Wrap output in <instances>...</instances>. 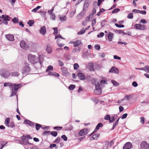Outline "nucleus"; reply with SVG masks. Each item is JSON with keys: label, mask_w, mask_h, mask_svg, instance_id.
I'll list each match as a JSON object with an SVG mask.
<instances>
[{"label": "nucleus", "mask_w": 149, "mask_h": 149, "mask_svg": "<svg viewBox=\"0 0 149 149\" xmlns=\"http://www.w3.org/2000/svg\"><path fill=\"white\" fill-rule=\"evenodd\" d=\"M53 128L55 130L57 129L58 130H61L62 129V127L56 126L54 127Z\"/></svg>", "instance_id": "nucleus-62"}, {"label": "nucleus", "mask_w": 149, "mask_h": 149, "mask_svg": "<svg viewBox=\"0 0 149 149\" xmlns=\"http://www.w3.org/2000/svg\"><path fill=\"white\" fill-rule=\"evenodd\" d=\"M133 147L132 143L130 142L126 143L123 147V149H130Z\"/></svg>", "instance_id": "nucleus-9"}, {"label": "nucleus", "mask_w": 149, "mask_h": 149, "mask_svg": "<svg viewBox=\"0 0 149 149\" xmlns=\"http://www.w3.org/2000/svg\"><path fill=\"white\" fill-rule=\"evenodd\" d=\"M127 17L129 19H132L133 18V13H131L128 14Z\"/></svg>", "instance_id": "nucleus-51"}, {"label": "nucleus", "mask_w": 149, "mask_h": 149, "mask_svg": "<svg viewBox=\"0 0 149 149\" xmlns=\"http://www.w3.org/2000/svg\"><path fill=\"white\" fill-rule=\"evenodd\" d=\"M120 118H119L113 124V127L112 130H113L115 127L118 125V123L119 120Z\"/></svg>", "instance_id": "nucleus-26"}, {"label": "nucleus", "mask_w": 149, "mask_h": 149, "mask_svg": "<svg viewBox=\"0 0 149 149\" xmlns=\"http://www.w3.org/2000/svg\"><path fill=\"white\" fill-rule=\"evenodd\" d=\"M75 87V86L74 85L71 84L70 86H69V88L71 90H73Z\"/></svg>", "instance_id": "nucleus-41"}, {"label": "nucleus", "mask_w": 149, "mask_h": 149, "mask_svg": "<svg viewBox=\"0 0 149 149\" xmlns=\"http://www.w3.org/2000/svg\"><path fill=\"white\" fill-rule=\"evenodd\" d=\"M60 20L61 21H65L67 19V17L66 16L61 17H60Z\"/></svg>", "instance_id": "nucleus-39"}, {"label": "nucleus", "mask_w": 149, "mask_h": 149, "mask_svg": "<svg viewBox=\"0 0 149 149\" xmlns=\"http://www.w3.org/2000/svg\"><path fill=\"white\" fill-rule=\"evenodd\" d=\"M100 134H97L93 135L90 138V140H96L100 135Z\"/></svg>", "instance_id": "nucleus-17"}, {"label": "nucleus", "mask_w": 149, "mask_h": 149, "mask_svg": "<svg viewBox=\"0 0 149 149\" xmlns=\"http://www.w3.org/2000/svg\"><path fill=\"white\" fill-rule=\"evenodd\" d=\"M113 37V34L112 33H109L108 34V38L109 40V41H111L112 40V38Z\"/></svg>", "instance_id": "nucleus-23"}, {"label": "nucleus", "mask_w": 149, "mask_h": 149, "mask_svg": "<svg viewBox=\"0 0 149 149\" xmlns=\"http://www.w3.org/2000/svg\"><path fill=\"white\" fill-rule=\"evenodd\" d=\"M104 33L103 32L100 33L99 34L97 35V36L98 38H101L104 36Z\"/></svg>", "instance_id": "nucleus-46"}, {"label": "nucleus", "mask_w": 149, "mask_h": 149, "mask_svg": "<svg viewBox=\"0 0 149 149\" xmlns=\"http://www.w3.org/2000/svg\"><path fill=\"white\" fill-rule=\"evenodd\" d=\"M139 13L142 15H145L146 14V12L145 10H139Z\"/></svg>", "instance_id": "nucleus-57"}, {"label": "nucleus", "mask_w": 149, "mask_h": 149, "mask_svg": "<svg viewBox=\"0 0 149 149\" xmlns=\"http://www.w3.org/2000/svg\"><path fill=\"white\" fill-rule=\"evenodd\" d=\"M0 18H1L3 19L2 22L6 25L8 24L7 21H9L11 19V18L9 16L5 15H2Z\"/></svg>", "instance_id": "nucleus-5"}, {"label": "nucleus", "mask_w": 149, "mask_h": 149, "mask_svg": "<svg viewBox=\"0 0 149 149\" xmlns=\"http://www.w3.org/2000/svg\"><path fill=\"white\" fill-rule=\"evenodd\" d=\"M109 73L112 72L118 74L119 73V71L116 68L113 67L109 70Z\"/></svg>", "instance_id": "nucleus-15"}, {"label": "nucleus", "mask_w": 149, "mask_h": 149, "mask_svg": "<svg viewBox=\"0 0 149 149\" xmlns=\"http://www.w3.org/2000/svg\"><path fill=\"white\" fill-rule=\"evenodd\" d=\"M25 65L23 67L22 70V73L23 75L25 76L28 74L30 71V68L29 64L26 62H25Z\"/></svg>", "instance_id": "nucleus-3"}, {"label": "nucleus", "mask_w": 149, "mask_h": 149, "mask_svg": "<svg viewBox=\"0 0 149 149\" xmlns=\"http://www.w3.org/2000/svg\"><path fill=\"white\" fill-rule=\"evenodd\" d=\"M127 113H125L122 116L121 118L122 119H125L127 117Z\"/></svg>", "instance_id": "nucleus-64"}, {"label": "nucleus", "mask_w": 149, "mask_h": 149, "mask_svg": "<svg viewBox=\"0 0 149 149\" xmlns=\"http://www.w3.org/2000/svg\"><path fill=\"white\" fill-rule=\"evenodd\" d=\"M41 127V125L37 123L36 124V128L37 130H39L40 128Z\"/></svg>", "instance_id": "nucleus-32"}, {"label": "nucleus", "mask_w": 149, "mask_h": 149, "mask_svg": "<svg viewBox=\"0 0 149 149\" xmlns=\"http://www.w3.org/2000/svg\"><path fill=\"white\" fill-rule=\"evenodd\" d=\"M86 11L84 9H83L82 11L78 15V16H81V18L83 17L86 13Z\"/></svg>", "instance_id": "nucleus-22"}, {"label": "nucleus", "mask_w": 149, "mask_h": 149, "mask_svg": "<svg viewBox=\"0 0 149 149\" xmlns=\"http://www.w3.org/2000/svg\"><path fill=\"white\" fill-rule=\"evenodd\" d=\"M12 21L15 24L17 23H19V19L17 17H14L13 19H12Z\"/></svg>", "instance_id": "nucleus-30"}, {"label": "nucleus", "mask_w": 149, "mask_h": 149, "mask_svg": "<svg viewBox=\"0 0 149 149\" xmlns=\"http://www.w3.org/2000/svg\"><path fill=\"white\" fill-rule=\"evenodd\" d=\"M20 47L23 49H26L29 48V46L24 40L22 41L20 44Z\"/></svg>", "instance_id": "nucleus-8"}, {"label": "nucleus", "mask_w": 149, "mask_h": 149, "mask_svg": "<svg viewBox=\"0 0 149 149\" xmlns=\"http://www.w3.org/2000/svg\"><path fill=\"white\" fill-rule=\"evenodd\" d=\"M40 33L42 35H45L47 33L46 27L45 26L41 27L39 30Z\"/></svg>", "instance_id": "nucleus-13"}, {"label": "nucleus", "mask_w": 149, "mask_h": 149, "mask_svg": "<svg viewBox=\"0 0 149 149\" xmlns=\"http://www.w3.org/2000/svg\"><path fill=\"white\" fill-rule=\"evenodd\" d=\"M81 41L80 40H77L74 42V46L77 47L79 46L81 43Z\"/></svg>", "instance_id": "nucleus-19"}, {"label": "nucleus", "mask_w": 149, "mask_h": 149, "mask_svg": "<svg viewBox=\"0 0 149 149\" xmlns=\"http://www.w3.org/2000/svg\"><path fill=\"white\" fill-rule=\"evenodd\" d=\"M77 75L79 79L81 80H84L86 79V76L82 73H78L77 74Z\"/></svg>", "instance_id": "nucleus-14"}, {"label": "nucleus", "mask_w": 149, "mask_h": 149, "mask_svg": "<svg viewBox=\"0 0 149 149\" xmlns=\"http://www.w3.org/2000/svg\"><path fill=\"white\" fill-rule=\"evenodd\" d=\"M10 121V118H7L5 121V124L6 126H7L10 123L9 121Z\"/></svg>", "instance_id": "nucleus-35"}, {"label": "nucleus", "mask_w": 149, "mask_h": 149, "mask_svg": "<svg viewBox=\"0 0 149 149\" xmlns=\"http://www.w3.org/2000/svg\"><path fill=\"white\" fill-rule=\"evenodd\" d=\"M75 12H76V10H73L72 11L70 14V17H72L74 16V15L75 13Z\"/></svg>", "instance_id": "nucleus-52"}, {"label": "nucleus", "mask_w": 149, "mask_h": 149, "mask_svg": "<svg viewBox=\"0 0 149 149\" xmlns=\"http://www.w3.org/2000/svg\"><path fill=\"white\" fill-rule=\"evenodd\" d=\"M107 22V21H106L104 19L102 21L101 24H100L101 26L102 27H104V26H105V25L106 24V23Z\"/></svg>", "instance_id": "nucleus-29"}, {"label": "nucleus", "mask_w": 149, "mask_h": 149, "mask_svg": "<svg viewBox=\"0 0 149 149\" xmlns=\"http://www.w3.org/2000/svg\"><path fill=\"white\" fill-rule=\"evenodd\" d=\"M50 134L53 136L56 137L57 135V133L56 131H52L51 132Z\"/></svg>", "instance_id": "nucleus-36"}, {"label": "nucleus", "mask_w": 149, "mask_h": 149, "mask_svg": "<svg viewBox=\"0 0 149 149\" xmlns=\"http://www.w3.org/2000/svg\"><path fill=\"white\" fill-rule=\"evenodd\" d=\"M10 75L12 76L18 77L19 75V74L17 72H13L10 73Z\"/></svg>", "instance_id": "nucleus-25"}, {"label": "nucleus", "mask_w": 149, "mask_h": 149, "mask_svg": "<svg viewBox=\"0 0 149 149\" xmlns=\"http://www.w3.org/2000/svg\"><path fill=\"white\" fill-rule=\"evenodd\" d=\"M115 120V117L113 116L110 117V118L109 120V122L110 123H113Z\"/></svg>", "instance_id": "nucleus-45"}, {"label": "nucleus", "mask_w": 149, "mask_h": 149, "mask_svg": "<svg viewBox=\"0 0 149 149\" xmlns=\"http://www.w3.org/2000/svg\"><path fill=\"white\" fill-rule=\"evenodd\" d=\"M34 23V22L33 20H30L27 22V24H29L30 26H32V25Z\"/></svg>", "instance_id": "nucleus-27"}, {"label": "nucleus", "mask_w": 149, "mask_h": 149, "mask_svg": "<svg viewBox=\"0 0 149 149\" xmlns=\"http://www.w3.org/2000/svg\"><path fill=\"white\" fill-rule=\"evenodd\" d=\"M41 6H38L36 8H34L31 10V12H36L38 10L41 8Z\"/></svg>", "instance_id": "nucleus-31"}, {"label": "nucleus", "mask_w": 149, "mask_h": 149, "mask_svg": "<svg viewBox=\"0 0 149 149\" xmlns=\"http://www.w3.org/2000/svg\"><path fill=\"white\" fill-rule=\"evenodd\" d=\"M28 58L30 62L32 64H34L37 63L38 62H39L40 64H41V63L39 58H38L35 55L29 54L28 55Z\"/></svg>", "instance_id": "nucleus-2"}, {"label": "nucleus", "mask_w": 149, "mask_h": 149, "mask_svg": "<svg viewBox=\"0 0 149 149\" xmlns=\"http://www.w3.org/2000/svg\"><path fill=\"white\" fill-rule=\"evenodd\" d=\"M61 138L65 141H66L67 140V138L65 135H62L61 136Z\"/></svg>", "instance_id": "nucleus-54"}, {"label": "nucleus", "mask_w": 149, "mask_h": 149, "mask_svg": "<svg viewBox=\"0 0 149 149\" xmlns=\"http://www.w3.org/2000/svg\"><path fill=\"white\" fill-rule=\"evenodd\" d=\"M134 27L137 29L141 30V24H136L134 26Z\"/></svg>", "instance_id": "nucleus-28"}, {"label": "nucleus", "mask_w": 149, "mask_h": 149, "mask_svg": "<svg viewBox=\"0 0 149 149\" xmlns=\"http://www.w3.org/2000/svg\"><path fill=\"white\" fill-rule=\"evenodd\" d=\"M131 98V95H126L125 96L124 98L126 100H129Z\"/></svg>", "instance_id": "nucleus-58"}, {"label": "nucleus", "mask_w": 149, "mask_h": 149, "mask_svg": "<svg viewBox=\"0 0 149 149\" xmlns=\"http://www.w3.org/2000/svg\"><path fill=\"white\" fill-rule=\"evenodd\" d=\"M61 70L62 72L63 75L65 76H67L68 74L67 68L64 67H63L61 68Z\"/></svg>", "instance_id": "nucleus-10"}, {"label": "nucleus", "mask_w": 149, "mask_h": 149, "mask_svg": "<svg viewBox=\"0 0 149 149\" xmlns=\"http://www.w3.org/2000/svg\"><path fill=\"white\" fill-rule=\"evenodd\" d=\"M111 81L114 86H116L118 85V83L114 80H111Z\"/></svg>", "instance_id": "nucleus-43"}, {"label": "nucleus", "mask_w": 149, "mask_h": 149, "mask_svg": "<svg viewBox=\"0 0 149 149\" xmlns=\"http://www.w3.org/2000/svg\"><path fill=\"white\" fill-rule=\"evenodd\" d=\"M79 67V65L77 63H75L74 66V68L75 70H77Z\"/></svg>", "instance_id": "nucleus-48"}, {"label": "nucleus", "mask_w": 149, "mask_h": 149, "mask_svg": "<svg viewBox=\"0 0 149 149\" xmlns=\"http://www.w3.org/2000/svg\"><path fill=\"white\" fill-rule=\"evenodd\" d=\"M53 29L54 31V35L57 34L58 33V29L57 28L54 27L53 28Z\"/></svg>", "instance_id": "nucleus-44"}, {"label": "nucleus", "mask_w": 149, "mask_h": 149, "mask_svg": "<svg viewBox=\"0 0 149 149\" xmlns=\"http://www.w3.org/2000/svg\"><path fill=\"white\" fill-rule=\"evenodd\" d=\"M10 75V73L8 71H5V72H4L3 75V77L7 78L9 77Z\"/></svg>", "instance_id": "nucleus-24"}, {"label": "nucleus", "mask_w": 149, "mask_h": 149, "mask_svg": "<svg viewBox=\"0 0 149 149\" xmlns=\"http://www.w3.org/2000/svg\"><path fill=\"white\" fill-rule=\"evenodd\" d=\"M7 86L10 87L11 93L10 97H11L16 95L17 97V91L21 87V84H13L10 82H6L4 84V86L6 87Z\"/></svg>", "instance_id": "nucleus-1"}, {"label": "nucleus", "mask_w": 149, "mask_h": 149, "mask_svg": "<svg viewBox=\"0 0 149 149\" xmlns=\"http://www.w3.org/2000/svg\"><path fill=\"white\" fill-rule=\"evenodd\" d=\"M123 31V30H116L115 31V32L116 33H117L118 34H121L122 33Z\"/></svg>", "instance_id": "nucleus-61"}, {"label": "nucleus", "mask_w": 149, "mask_h": 149, "mask_svg": "<svg viewBox=\"0 0 149 149\" xmlns=\"http://www.w3.org/2000/svg\"><path fill=\"white\" fill-rule=\"evenodd\" d=\"M46 52L48 53H51L52 52V48L49 44L47 45V48L46 50Z\"/></svg>", "instance_id": "nucleus-18"}, {"label": "nucleus", "mask_w": 149, "mask_h": 149, "mask_svg": "<svg viewBox=\"0 0 149 149\" xmlns=\"http://www.w3.org/2000/svg\"><path fill=\"white\" fill-rule=\"evenodd\" d=\"M5 71H6L3 69L1 70H0V75L1 77H3V75L4 72H5Z\"/></svg>", "instance_id": "nucleus-50"}, {"label": "nucleus", "mask_w": 149, "mask_h": 149, "mask_svg": "<svg viewBox=\"0 0 149 149\" xmlns=\"http://www.w3.org/2000/svg\"><path fill=\"white\" fill-rule=\"evenodd\" d=\"M89 6V4L88 3H85L84 5L83 9L85 10Z\"/></svg>", "instance_id": "nucleus-38"}, {"label": "nucleus", "mask_w": 149, "mask_h": 149, "mask_svg": "<svg viewBox=\"0 0 149 149\" xmlns=\"http://www.w3.org/2000/svg\"><path fill=\"white\" fill-rule=\"evenodd\" d=\"M53 70V67L51 65L48 66L46 70V72H47L49 70Z\"/></svg>", "instance_id": "nucleus-33"}, {"label": "nucleus", "mask_w": 149, "mask_h": 149, "mask_svg": "<svg viewBox=\"0 0 149 149\" xmlns=\"http://www.w3.org/2000/svg\"><path fill=\"white\" fill-rule=\"evenodd\" d=\"M5 37L9 41H13L14 40V36L13 35L10 34L6 35Z\"/></svg>", "instance_id": "nucleus-12"}, {"label": "nucleus", "mask_w": 149, "mask_h": 149, "mask_svg": "<svg viewBox=\"0 0 149 149\" xmlns=\"http://www.w3.org/2000/svg\"><path fill=\"white\" fill-rule=\"evenodd\" d=\"M132 85L134 87H136L137 86L138 84L136 81H134L132 83Z\"/></svg>", "instance_id": "nucleus-63"}, {"label": "nucleus", "mask_w": 149, "mask_h": 149, "mask_svg": "<svg viewBox=\"0 0 149 149\" xmlns=\"http://www.w3.org/2000/svg\"><path fill=\"white\" fill-rule=\"evenodd\" d=\"M7 126L9 127L13 128L14 127L15 125L13 122H11L9 123V124H8V125Z\"/></svg>", "instance_id": "nucleus-34"}, {"label": "nucleus", "mask_w": 149, "mask_h": 149, "mask_svg": "<svg viewBox=\"0 0 149 149\" xmlns=\"http://www.w3.org/2000/svg\"><path fill=\"white\" fill-rule=\"evenodd\" d=\"M146 71H145L147 72H149V66L146 65L145 66V68H144Z\"/></svg>", "instance_id": "nucleus-59"}, {"label": "nucleus", "mask_w": 149, "mask_h": 149, "mask_svg": "<svg viewBox=\"0 0 149 149\" xmlns=\"http://www.w3.org/2000/svg\"><path fill=\"white\" fill-rule=\"evenodd\" d=\"M95 88L94 92L95 94L97 95H100L102 93V91L100 88V84L98 82L95 85Z\"/></svg>", "instance_id": "nucleus-4"}, {"label": "nucleus", "mask_w": 149, "mask_h": 149, "mask_svg": "<svg viewBox=\"0 0 149 149\" xmlns=\"http://www.w3.org/2000/svg\"><path fill=\"white\" fill-rule=\"evenodd\" d=\"M6 141H0V148L2 149L5 145L7 143Z\"/></svg>", "instance_id": "nucleus-21"}, {"label": "nucleus", "mask_w": 149, "mask_h": 149, "mask_svg": "<svg viewBox=\"0 0 149 149\" xmlns=\"http://www.w3.org/2000/svg\"><path fill=\"white\" fill-rule=\"evenodd\" d=\"M58 65L61 66H62L64 65L63 63L61 60H58Z\"/></svg>", "instance_id": "nucleus-56"}, {"label": "nucleus", "mask_w": 149, "mask_h": 149, "mask_svg": "<svg viewBox=\"0 0 149 149\" xmlns=\"http://www.w3.org/2000/svg\"><path fill=\"white\" fill-rule=\"evenodd\" d=\"M39 13H40V14L41 16L44 17L45 16L46 13V12L45 11H40Z\"/></svg>", "instance_id": "nucleus-47"}, {"label": "nucleus", "mask_w": 149, "mask_h": 149, "mask_svg": "<svg viewBox=\"0 0 149 149\" xmlns=\"http://www.w3.org/2000/svg\"><path fill=\"white\" fill-rule=\"evenodd\" d=\"M102 126L103 125L102 123H98L97 125L96 126L94 131L89 135V136H91L93 134H94L96 132V130H99L100 127H102Z\"/></svg>", "instance_id": "nucleus-11"}, {"label": "nucleus", "mask_w": 149, "mask_h": 149, "mask_svg": "<svg viewBox=\"0 0 149 149\" xmlns=\"http://www.w3.org/2000/svg\"><path fill=\"white\" fill-rule=\"evenodd\" d=\"M61 138L59 137L57 138L54 141V143H58L60 141Z\"/></svg>", "instance_id": "nucleus-55"}, {"label": "nucleus", "mask_w": 149, "mask_h": 149, "mask_svg": "<svg viewBox=\"0 0 149 149\" xmlns=\"http://www.w3.org/2000/svg\"><path fill=\"white\" fill-rule=\"evenodd\" d=\"M96 19L94 18L92 21V26L93 27L96 23Z\"/></svg>", "instance_id": "nucleus-42"}, {"label": "nucleus", "mask_w": 149, "mask_h": 149, "mask_svg": "<svg viewBox=\"0 0 149 149\" xmlns=\"http://www.w3.org/2000/svg\"><path fill=\"white\" fill-rule=\"evenodd\" d=\"M120 10V9L118 8H115L112 11V13H115L119 11Z\"/></svg>", "instance_id": "nucleus-40"}, {"label": "nucleus", "mask_w": 149, "mask_h": 149, "mask_svg": "<svg viewBox=\"0 0 149 149\" xmlns=\"http://www.w3.org/2000/svg\"><path fill=\"white\" fill-rule=\"evenodd\" d=\"M20 142L21 144L25 145H27L28 144H31V143L29 142L28 139H26V140H21L20 141Z\"/></svg>", "instance_id": "nucleus-20"}, {"label": "nucleus", "mask_w": 149, "mask_h": 149, "mask_svg": "<svg viewBox=\"0 0 149 149\" xmlns=\"http://www.w3.org/2000/svg\"><path fill=\"white\" fill-rule=\"evenodd\" d=\"M24 123L26 124H28L31 127H34V123H33L32 122L28 120H25Z\"/></svg>", "instance_id": "nucleus-16"}, {"label": "nucleus", "mask_w": 149, "mask_h": 149, "mask_svg": "<svg viewBox=\"0 0 149 149\" xmlns=\"http://www.w3.org/2000/svg\"><path fill=\"white\" fill-rule=\"evenodd\" d=\"M88 132V130L87 129L85 128L80 131L78 133V134L79 136H83L87 134Z\"/></svg>", "instance_id": "nucleus-7"}, {"label": "nucleus", "mask_w": 149, "mask_h": 149, "mask_svg": "<svg viewBox=\"0 0 149 149\" xmlns=\"http://www.w3.org/2000/svg\"><path fill=\"white\" fill-rule=\"evenodd\" d=\"M85 32V30L84 29H82L77 33L79 35H82Z\"/></svg>", "instance_id": "nucleus-37"}, {"label": "nucleus", "mask_w": 149, "mask_h": 149, "mask_svg": "<svg viewBox=\"0 0 149 149\" xmlns=\"http://www.w3.org/2000/svg\"><path fill=\"white\" fill-rule=\"evenodd\" d=\"M110 117L109 115H106L104 117V119L106 120H109L110 119Z\"/></svg>", "instance_id": "nucleus-53"}, {"label": "nucleus", "mask_w": 149, "mask_h": 149, "mask_svg": "<svg viewBox=\"0 0 149 149\" xmlns=\"http://www.w3.org/2000/svg\"><path fill=\"white\" fill-rule=\"evenodd\" d=\"M51 15L50 17L51 19L53 20H55L56 16L55 14L54 13H52V14Z\"/></svg>", "instance_id": "nucleus-49"}, {"label": "nucleus", "mask_w": 149, "mask_h": 149, "mask_svg": "<svg viewBox=\"0 0 149 149\" xmlns=\"http://www.w3.org/2000/svg\"><path fill=\"white\" fill-rule=\"evenodd\" d=\"M141 149H149V143L146 141H143L141 144Z\"/></svg>", "instance_id": "nucleus-6"}, {"label": "nucleus", "mask_w": 149, "mask_h": 149, "mask_svg": "<svg viewBox=\"0 0 149 149\" xmlns=\"http://www.w3.org/2000/svg\"><path fill=\"white\" fill-rule=\"evenodd\" d=\"M95 47L96 49L99 50L100 49V47L99 45L97 44L95 45Z\"/></svg>", "instance_id": "nucleus-60"}]
</instances>
